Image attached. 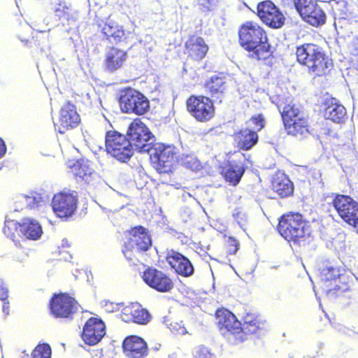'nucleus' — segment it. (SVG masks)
<instances>
[{"label":"nucleus","instance_id":"obj_1","mask_svg":"<svg viewBox=\"0 0 358 358\" xmlns=\"http://www.w3.org/2000/svg\"><path fill=\"white\" fill-rule=\"evenodd\" d=\"M238 35L240 46L249 53L250 58L264 61L271 56L267 34L259 23L245 22L239 27Z\"/></svg>","mask_w":358,"mask_h":358},{"label":"nucleus","instance_id":"obj_2","mask_svg":"<svg viewBox=\"0 0 358 358\" xmlns=\"http://www.w3.org/2000/svg\"><path fill=\"white\" fill-rule=\"evenodd\" d=\"M295 55L296 62L315 77L327 76L334 66L332 59L322 48L313 43H304L296 46Z\"/></svg>","mask_w":358,"mask_h":358},{"label":"nucleus","instance_id":"obj_3","mask_svg":"<svg viewBox=\"0 0 358 358\" xmlns=\"http://www.w3.org/2000/svg\"><path fill=\"white\" fill-rule=\"evenodd\" d=\"M284 129L287 135L303 138L310 134L308 115L292 101L278 106Z\"/></svg>","mask_w":358,"mask_h":358},{"label":"nucleus","instance_id":"obj_4","mask_svg":"<svg viewBox=\"0 0 358 358\" xmlns=\"http://www.w3.org/2000/svg\"><path fill=\"white\" fill-rule=\"evenodd\" d=\"M277 231L287 241L300 245L309 236L306 229V222L299 213L289 212L280 216Z\"/></svg>","mask_w":358,"mask_h":358},{"label":"nucleus","instance_id":"obj_5","mask_svg":"<svg viewBox=\"0 0 358 358\" xmlns=\"http://www.w3.org/2000/svg\"><path fill=\"white\" fill-rule=\"evenodd\" d=\"M127 136L132 147L135 146L141 152L148 153L153 167L157 169V148L152 143H148L154 136L147 126L140 119H135L128 127Z\"/></svg>","mask_w":358,"mask_h":358},{"label":"nucleus","instance_id":"obj_6","mask_svg":"<svg viewBox=\"0 0 358 358\" xmlns=\"http://www.w3.org/2000/svg\"><path fill=\"white\" fill-rule=\"evenodd\" d=\"M185 106L189 115L199 122H207L215 114L213 100L204 95H190L186 100Z\"/></svg>","mask_w":358,"mask_h":358},{"label":"nucleus","instance_id":"obj_7","mask_svg":"<svg viewBox=\"0 0 358 358\" xmlns=\"http://www.w3.org/2000/svg\"><path fill=\"white\" fill-rule=\"evenodd\" d=\"M151 245V238L146 229L136 227L129 232L122 252L129 261L134 262L138 253L148 250Z\"/></svg>","mask_w":358,"mask_h":358},{"label":"nucleus","instance_id":"obj_8","mask_svg":"<svg viewBox=\"0 0 358 358\" xmlns=\"http://www.w3.org/2000/svg\"><path fill=\"white\" fill-rule=\"evenodd\" d=\"M106 147L108 153L120 162H124L133 155V147L131 142L124 135L115 131L107 132Z\"/></svg>","mask_w":358,"mask_h":358},{"label":"nucleus","instance_id":"obj_9","mask_svg":"<svg viewBox=\"0 0 358 358\" xmlns=\"http://www.w3.org/2000/svg\"><path fill=\"white\" fill-rule=\"evenodd\" d=\"M331 204L338 216L348 224L358 229V202L348 195L336 194Z\"/></svg>","mask_w":358,"mask_h":358},{"label":"nucleus","instance_id":"obj_10","mask_svg":"<svg viewBox=\"0 0 358 358\" xmlns=\"http://www.w3.org/2000/svg\"><path fill=\"white\" fill-rule=\"evenodd\" d=\"M161 267L166 266V263L178 275L182 277H189L194 271V266L189 259L178 251L170 250H167L164 255L158 260Z\"/></svg>","mask_w":358,"mask_h":358},{"label":"nucleus","instance_id":"obj_11","mask_svg":"<svg viewBox=\"0 0 358 358\" xmlns=\"http://www.w3.org/2000/svg\"><path fill=\"white\" fill-rule=\"evenodd\" d=\"M122 110L126 113L143 115L150 108L148 99L141 92L134 89H127L120 98Z\"/></svg>","mask_w":358,"mask_h":358},{"label":"nucleus","instance_id":"obj_12","mask_svg":"<svg viewBox=\"0 0 358 358\" xmlns=\"http://www.w3.org/2000/svg\"><path fill=\"white\" fill-rule=\"evenodd\" d=\"M78 195L75 192H62L54 195L52 208L60 218L71 217L77 209Z\"/></svg>","mask_w":358,"mask_h":358},{"label":"nucleus","instance_id":"obj_13","mask_svg":"<svg viewBox=\"0 0 358 358\" xmlns=\"http://www.w3.org/2000/svg\"><path fill=\"white\" fill-rule=\"evenodd\" d=\"M257 15L264 24L273 29H279L285 24V18L282 13L270 0L257 4Z\"/></svg>","mask_w":358,"mask_h":358},{"label":"nucleus","instance_id":"obj_14","mask_svg":"<svg viewBox=\"0 0 358 358\" xmlns=\"http://www.w3.org/2000/svg\"><path fill=\"white\" fill-rule=\"evenodd\" d=\"M245 155L237 153L235 158L227 160L220 166V173L225 180L233 185H236L243 176L245 169Z\"/></svg>","mask_w":358,"mask_h":358},{"label":"nucleus","instance_id":"obj_15","mask_svg":"<svg viewBox=\"0 0 358 358\" xmlns=\"http://www.w3.org/2000/svg\"><path fill=\"white\" fill-rule=\"evenodd\" d=\"M298 7L297 11L309 24L317 27L325 23L326 14L316 0H304Z\"/></svg>","mask_w":358,"mask_h":358},{"label":"nucleus","instance_id":"obj_16","mask_svg":"<svg viewBox=\"0 0 358 358\" xmlns=\"http://www.w3.org/2000/svg\"><path fill=\"white\" fill-rule=\"evenodd\" d=\"M179 162V152L174 145L158 143V173L172 172Z\"/></svg>","mask_w":358,"mask_h":358},{"label":"nucleus","instance_id":"obj_17","mask_svg":"<svg viewBox=\"0 0 358 358\" xmlns=\"http://www.w3.org/2000/svg\"><path fill=\"white\" fill-rule=\"evenodd\" d=\"M215 317L217 327L222 334H230L238 339L241 322L238 320L234 313L228 309L222 308L216 310Z\"/></svg>","mask_w":358,"mask_h":358},{"label":"nucleus","instance_id":"obj_18","mask_svg":"<svg viewBox=\"0 0 358 358\" xmlns=\"http://www.w3.org/2000/svg\"><path fill=\"white\" fill-rule=\"evenodd\" d=\"M50 310L56 317H69L78 309L76 301L65 294L55 295L51 300Z\"/></svg>","mask_w":358,"mask_h":358},{"label":"nucleus","instance_id":"obj_19","mask_svg":"<svg viewBox=\"0 0 358 358\" xmlns=\"http://www.w3.org/2000/svg\"><path fill=\"white\" fill-rule=\"evenodd\" d=\"M209 47L205 40L199 36L190 35L185 43L184 52L188 59L200 62L206 56Z\"/></svg>","mask_w":358,"mask_h":358},{"label":"nucleus","instance_id":"obj_20","mask_svg":"<svg viewBox=\"0 0 358 358\" xmlns=\"http://www.w3.org/2000/svg\"><path fill=\"white\" fill-rule=\"evenodd\" d=\"M105 324L100 319H89L83 331L82 338L84 342L93 345L98 343L106 334Z\"/></svg>","mask_w":358,"mask_h":358},{"label":"nucleus","instance_id":"obj_21","mask_svg":"<svg viewBox=\"0 0 358 358\" xmlns=\"http://www.w3.org/2000/svg\"><path fill=\"white\" fill-rule=\"evenodd\" d=\"M80 120L75 106L68 103L61 108L59 123L55 124V129L60 134H64L66 130L76 127Z\"/></svg>","mask_w":358,"mask_h":358},{"label":"nucleus","instance_id":"obj_22","mask_svg":"<svg viewBox=\"0 0 358 358\" xmlns=\"http://www.w3.org/2000/svg\"><path fill=\"white\" fill-rule=\"evenodd\" d=\"M204 87L210 98L222 103L228 87L226 76L222 73L211 76L205 82Z\"/></svg>","mask_w":358,"mask_h":358},{"label":"nucleus","instance_id":"obj_23","mask_svg":"<svg viewBox=\"0 0 358 358\" xmlns=\"http://www.w3.org/2000/svg\"><path fill=\"white\" fill-rule=\"evenodd\" d=\"M122 348L124 353L129 358H143L148 353L146 343L137 336L127 337L124 340Z\"/></svg>","mask_w":358,"mask_h":358},{"label":"nucleus","instance_id":"obj_24","mask_svg":"<svg viewBox=\"0 0 358 358\" xmlns=\"http://www.w3.org/2000/svg\"><path fill=\"white\" fill-rule=\"evenodd\" d=\"M233 136L237 147L245 151L250 150L259 141V136L256 134V131H252L248 127L241 129L235 132Z\"/></svg>","mask_w":358,"mask_h":358},{"label":"nucleus","instance_id":"obj_25","mask_svg":"<svg viewBox=\"0 0 358 358\" xmlns=\"http://www.w3.org/2000/svg\"><path fill=\"white\" fill-rule=\"evenodd\" d=\"M262 325V322L258 315L251 313H246L243 318V323H241L238 340L243 341L247 339L248 336L257 333Z\"/></svg>","mask_w":358,"mask_h":358},{"label":"nucleus","instance_id":"obj_26","mask_svg":"<svg viewBox=\"0 0 358 358\" xmlns=\"http://www.w3.org/2000/svg\"><path fill=\"white\" fill-rule=\"evenodd\" d=\"M20 236L30 240H38L41 238L43 230L39 222L32 218H23L20 224Z\"/></svg>","mask_w":358,"mask_h":358},{"label":"nucleus","instance_id":"obj_27","mask_svg":"<svg viewBox=\"0 0 358 358\" xmlns=\"http://www.w3.org/2000/svg\"><path fill=\"white\" fill-rule=\"evenodd\" d=\"M271 189L280 198H285L292 194L294 186L292 181L284 173L275 174L271 180Z\"/></svg>","mask_w":358,"mask_h":358},{"label":"nucleus","instance_id":"obj_28","mask_svg":"<svg viewBox=\"0 0 358 358\" xmlns=\"http://www.w3.org/2000/svg\"><path fill=\"white\" fill-rule=\"evenodd\" d=\"M122 320L125 322L132 320L138 324H145L149 321L150 314L138 304H132L124 309Z\"/></svg>","mask_w":358,"mask_h":358},{"label":"nucleus","instance_id":"obj_29","mask_svg":"<svg viewBox=\"0 0 358 358\" xmlns=\"http://www.w3.org/2000/svg\"><path fill=\"white\" fill-rule=\"evenodd\" d=\"M126 59L127 53L124 50L112 48L106 54V68L109 71H114L122 67Z\"/></svg>","mask_w":358,"mask_h":358},{"label":"nucleus","instance_id":"obj_30","mask_svg":"<svg viewBox=\"0 0 358 358\" xmlns=\"http://www.w3.org/2000/svg\"><path fill=\"white\" fill-rule=\"evenodd\" d=\"M72 172L87 183H90L96 175L90 162L85 159L77 161L72 167Z\"/></svg>","mask_w":358,"mask_h":358},{"label":"nucleus","instance_id":"obj_31","mask_svg":"<svg viewBox=\"0 0 358 358\" xmlns=\"http://www.w3.org/2000/svg\"><path fill=\"white\" fill-rule=\"evenodd\" d=\"M346 114L345 108L335 99H332L325 108L327 117L334 122L341 123L343 122Z\"/></svg>","mask_w":358,"mask_h":358},{"label":"nucleus","instance_id":"obj_32","mask_svg":"<svg viewBox=\"0 0 358 358\" xmlns=\"http://www.w3.org/2000/svg\"><path fill=\"white\" fill-rule=\"evenodd\" d=\"M101 31L108 38H112L115 41H120L124 35L122 27L111 20H108L104 24Z\"/></svg>","mask_w":358,"mask_h":358},{"label":"nucleus","instance_id":"obj_33","mask_svg":"<svg viewBox=\"0 0 358 358\" xmlns=\"http://www.w3.org/2000/svg\"><path fill=\"white\" fill-rule=\"evenodd\" d=\"M181 164L187 169L197 172L202 169L203 166L200 161L192 155H182L180 158Z\"/></svg>","mask_w":358,"mask_h":358},{"label":"nucleus","instance_id":"obj_34","mask_svg":"<svg viewBox=\"0 0 358 358\" xmlns=\"http://www.w3.org/2000/svg\"><path fill=\"white\" fill-rule=\"evenodd\" d=\"M174 287L173 280L167 275L158 271V292H169Z\"/></svg>","mask_w":358,"mask_h":358},{"label":"nucleus","instance_id":"obj_35","mask_svg":"<svg viewBox=\"0 0 358 358\" xmlns=\"http://www.w3.org/2000/svg\"><path fill=\"white\" fill-rule=\"evenodd\" d=\"M20 222L16 220L6 219L3 229L4 234L12 239L15 237V233L20 236Z\"/></svg>","mask_w":358,"mask_h":358},{"label":"nucleus","instance_id":"obj_36","mask_svg":"<svg viewBox=\"0 0 358 358\" xmlns=\"http://www.w3.org/2000/svg\"><path fill=\"white\" fill-rule=\"evenodd\" d=\"M220 4V0H196L198 9L204 13L215 10Z\"/></svg>","mask_w":358,"mask_h":358},{"label":"nucleus","instance_id":"obj_37","mask_svg":"<svg viewBox=\"0 0 358 358\" xmlns=\"http://www.w3.org/2000/svg\"><path fill=\"white\" fill-rule=\"evenodd\" d=\"M142 278L148 286L157 289V269L150 267L146 268Z\"/></svg>","mask_w":358,"mask_h":358},{"label":"nucleus","instance_id":"obj_38","mask_svg":"<svg viewBox=\"0 0 358 358\" xmlns=\"http://www.w3.org/2000/svg\"><path fill=\"white\" fill-rule=\"evenodd\" d=\"M31 358H51V348L48 344H39L31 353Z\"/></svg>","mask_w":358,"mask_h":358},{"label":"nucleus","instance_id":"obj_39","mask_svg":"<svg viewBox=\"0 0 358 358\" xmlns=\"http://www.w3.org/2000/svg\"><path fill=\"white\" fill-rule=\"evenodd\" d=\"M331 13L335 17H343L346 14V5L343 1H331Z\"/></svg>","mask_w":358,"mask_h":358},{"label":"nucleus","instance_id":"obj_40","mask_svg":"<svg viewBox=\"0 0 358 358\" xmlns=\"http://www.w3.org/2000/svg\"><path fill=\"white\" fill-rule=\"evenodd\" d=\"M249 122L252 125V131H256V134H258L265 127L266 120L263 114L260 113L256 115L252 116Z\"/></svg>","mask_w":358,"mask_h":358},{"label":"nucleus","instance_id":"obj_41","mask_svg":"<svg viewBox=\"0 0 358 358\" xmlns=\"http://www.w3.org/2000/svg\"><path fill=\"white\" fill-rule=\"evenodd\" d=\"M224 248L227 255H235L239 249V243L233 237H227L225 239Z\"/></svg>","mask_w":358,"mask_h":358},{"label":"nucleus","instance_id":"obj_42","mask_svg":"<svg viewBox=\"0 0 358 358\" xmlns=\"http://www.w3.org/2000/svg\"><path fill=\"white\" fill-rule=\"evenodd\" d=\"M170 331L175 336H183L187 334V329L184 325L179 322H170L166 324Z\"/></svg>","mask_w":358,"mask_h":358},{"label":"nucleus","instance_id":"obj_43","mask_svg":"<svg viewBox=\"0 0 358 358\" xmlns=\"http://www.w3.org/2000/svg\"><path fill=\"white\" fill-rule=\"evenodd\" d=\"M22 201L27 202V208L32 209L38 206L41 202L40 196L21 195Z\"/></svg>","mask_w":358,"mask_h":358},{"label":"nucleus","instance_id":"obj_44","mask_svg":"<svg viewBox=\"0 0 358 358\" xmlns=\"http://www.w3.org/2000/svg\"><path fill=\"white\" fill-rule=\"evenodd\" d=\"M195 358H216V357L207 348L200 346L196 351Z\"/></svg>","mask_w":358,"mask_h":358},{"label":"nucleus","instance_id":"obj_45","mask_svg":"<svg viewBox=\"0 0 358 358\" xmlns=\"http://www.w3.org/2000/svg\"><path fill=\"white\" fill-rule=\"evenodd\" d=\"M101 306L108 313H113L119 310V304L114 303L108 300L102 301Z\"/></svg>","mask_w":358,"mask_h":358},{"label":"nucleus","instance_id":"obj_46","mask_svg":"<svg viewBox=\"0 0 358 358\" xmlns=\"http://www.w3.org/2000/svg\"><path fill=\"white\" fill-rule=\"evenodd\" d=\"M323 275L326 276V280L336 279L338 276V271L334 268H328L323 270Z\"/></svg>","mask_w":358,"mask_h":358},{"label":"nucleus","instance_id":"obj_47","mask_svg":"<svg viewBox=\"0 0 358 358\" xmlns=\"http://www.w3.org/2000/svg\"><path fill=\"white\" fill-rule=\"evenodd\" d=\"M8 296V290L4 282L0 279V300L6 301Z\"/></svg>","mask_w":358,"mask_h":358},{"label":"nucleus","instance_id":"obj_48","mask_svg":"<svg viewBox=\"0 0 358 358\" xmlns=\"http://www.w3.org/2000/svg\"><path fill=\"white\" fill-rule=\"evenodd\" d=\"M233 217L236 220L238 224H243L245 221V214L240 210H236L233 213Z\"/></svg>","mask_w":358,"mask_h":358},{"label":"nucleus","instance_id":"obj_49","mask_svg":"<svg viewBox=\"0 0 358 358\" xmlns=\"http://www.w3.org/2000/svg\"><path fill=\"white\" fill-rule=\"evenodd\" d=\"M15 205L17 208L15 210H22L23 208H27V202L22 201V200L21 199V195L17 196V200L15 201Z\"/></svg>","mask_w":358,"mask_h":358},{"label":"nucleus","instance_id":"obj_50","mask_svg":"<svg viewBox=\"0 0 358 358\" xmlns=\"http://www.w3.org/2000/svg\"><path fill=\"white\" fill-rule=\"evenodd\" d=\"M303 1L304 0H282L284 5L289 6L293 4L295 6L296 9L299 8L298 5H299V3H302V1Z\"/></svg>","mask_w":358,"mask_h":358},{"label":"nucleus","instance_id":"obj_51","mask_svg":"<svg viewBox=\"0 0 358 358\" xmlns=\"http://www.w3.org/2000/svg\"><path fill=\"white\" fill-rule=\"evenodd\" d=\"M102 357L103 353L101 350L97 349L93 350L92 353V358H102Z\"/></svg>","mask_w":358,"mask_h":358},{"label":"nucleus","instance_id":"obj_52","mask_svg":"<svg viewBox=\"0 0 358 358\" xmlns=\"http://www.w3.org/2000/svg\"><path fill=\"white\" fill-rule=\"evenodd\" d=\"M3 301V304L2 306L3 313L6 315H8L9 314V309H10L9 302L8 301Z\"/></svg>","mask_w":358,"mask_h":358},{"label":"nucleus","instance_id":"obj_53","mask_svg":"<svg viewBox=\"0 0 358 358\" xmlns=\"http://www.w3.org/2000/svg\"><path fill=\"white\" fill-rule=\"evenodd\" d=\"M6 151V147L3 140L0 138V158L3 156Z\"/></svg>","mask_w":358,"mask_h":358},{"label":"nucleus","instance_id":"obj_54","mask_svg":"<svg viewBox=\"0 0 358 358\" xmlns=\"http://www.w3.org/2000/svg\"><path fill=\"white\" fill-rule=\"evenodd\" d=\"M352 45H353L354 50L355 51H357V54L358 55V43L356 42L355 41H354L352 42Z\"/></svg>","mask_w":358,"mask_h":358}]
</instances>
